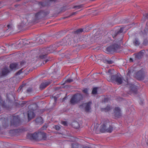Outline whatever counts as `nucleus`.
Here are the masks:
<instances>
[{
  "label": "nucleus",
  "instance_id": "nucleus-1",
  "mask_svg": "<svg viewBox=\"0 0 148 148\" xmlns=\"http://www.w3.org/2000/svg\"><path fill=\"white\" fill-rule=\"evenodd\" d=\"M112 44L106 48V51L109 52H118L121 48V45L122 44V38H112Z\"/></svg>",
  "mask_w": 148,
  "mask_h": 148
},
{
  "label": "nucleus",
  "instance_id": "nucleus-2",
  "mask_svg": "<svg viewBox=\"0 0 148 148\" xmlns=\"http://www.w3.org/2000/svg\"><path fill=\"white\" fill-rule=\"evenodd\" d=\"M124 28H125L124 27H121L117 31H114L112 30L110 32H108L107 31H98L96 34V35L99 36L98 37H108V36L111 37V36L112 37H115L118 35L122 33Z\"/></svg>",
  "mask_w": 148,
  "mask_h": 148
},
{
  "label": "nucleus",
  "instance_id": "nucleus-3",
  "mask_svg": "<svg viewBox=\"0 0 148 148\" xmlns=\"http://www.w3.org/2000/svg\"><path fill=\"white\" fill-rule=\"evenodd\" d=\"M40 136H41L44 140L47 138L46 134L41 132H38V133L35 132L34 134H28L27 135V138L30 140H36Z\"/></svg>",
  "mask_w": 148,
  "mask_h": 148
},
{
  "label": "nucleus",
  "instance_id": "nucleus-4",
  "mask_svg": "<svg viewBox=\"0 0 148 148\" xmlns=\"http://www.w3.org/2000/svg\"><path fill=\"white\" fill-rule=\"evenodd\" d=\"M110 78V80L111 82H116L119 85H120L122 83L123 77L117 75H111Z\"/></svg>",
  "mask_w": 148,
  "mask_h": 148
},
{
  "label": "nucleus",
  "instance_id": "nucleus-5",
  "mask_svg": "<svg viewBox=\"0 0 148 148\" xmlns=\"http://www.w3.org/2000/svg\"><path fill=\"white\" fill-rule=\"evenodd\" d=\"M113 127L111 125H109L108 127L107 124L106 123L103 124L101 127L100 130L103 132H108L111 133L113 130Z\"/></svg>",
  "mask_w": 148,
  "mask_h": 148
},
{
  "label": "nucleus",
  "instance_id": "nucleus-6",
  "mask_svg": "<svg viewBox=\"0 0 148 148\" xmlns=\"http://www.w3.org/2000/svg\"><path fill=\"white\" fill-rule=\"evenodd\" d=\"M129 90L128 93L131 95L136 94L137 93L138 89L137 87L132 84H130L128 85Z\"/></svg>",
  "mask_w": 148,
  "mask_h": 148
},
{
  "label": "nucleus",
  "instance_id": "nucleus-7",
  "mask_svg": "<svg viewBox=\"0 0 148 148\" xmlns=\"http://www.w3.org/2000/svg\"><path fill=\"white\" fill-rule=\"evenodd\" d=\"M20 123V120L18 116H14L13 117V120L11 121V125L16 127Z\"/></svg>",
  "mask_w": 148,
  "mask_h": 148
},
{
  "label": "nucleus",
  "instance_id": "nucleus-8",
  "mask_svg": "<svg viewBox=\"0 0 148 148\" xmlns=\"http://www.w3.org/2000/svg\"><path fill=\"white\" fill-rule=\"evenodd\" d=\"M136 77L139 80H143L145 76V72L142 70H140L136 74Z\"/></svg>",
  "mask_w": 148,
  "mask_h": 148
},
{
  "label": "nucleus",
  "instance_id": "nucleus-9",
  "mask_svg": "<svg viewBox=\"0 0 148 148\" xmlns=\"http://www.w3.org/2000/svg\"><path fill=\"white\" fill-rule=\"evenodd\" d=\"M89 30V27H87L85 28L78 29L73 32L72 34L75 35H79L82 33L83 32H88Z\"/></svg>",
  "mask_w": 148,
  "mask_h": 148
},
{
  "label": "nucleus",
  "instance_id": "nucleus-10",
  "mask_svg": "<svg viewBox=\"0 0 148 148\" xmlns=\"http://www.w3.org/2000/svg\"><path fill=\"white\" fill-rule=\"evenodd\" d=\"M92 104V102L90 101L88 102L84 103L80 105L79 106V108H82L84 106H85V110L86 112H89L90 110L91 109V105Z\"/></svg>",
  "mask_w": 148,
  "mask_h": 148
},
{
  "label": "nucleus",
  "instance_id": "nucleus-11",
  "mask_svg": "<svg viewBox=\"0 0 148 148\" xmlns=\"http://www.w3.org/2000/svg\"><path fill=\"white\" fill-rule=\"evenodd\" d=\"M57 48V47L55 45L51 46L49 47L43 49V51H45L46 53H49L53 52Z\"/></svg>",
  "mask_w": 148,
  "mask_h": 148
},
{
  "label": "nucleus",
  "instance_id": "nucleus-12",
  "mask_svg": "<svg viewBox=\"0 0 148 148\" xmlns=\"http://www.w3.org/2000/svg\"><path fill=\"white\" fill-rule=\"evenodd\" d=\"M58 0H49L47 1L44 2H40L38 3V4L40 7H44L48 6L49 5L51 2H56Z\"/></svg>",
  "mask_w": 148,
  "mask_h": 148
},
{
  "label": "nucleus",
  "instance_id": "nucleus-13",
  "mask_svg": "<svg viewBox=\"0 0 148 148\" xmlns=\"http://www.w3.org/2000/svg\"><path fill=\"white\" fill-rule=\"evenodd\" d=\"M144 52V50H142L138 53L134 54L135 60H137L141 59L143 56Z\"/></svg>",
  "mask_w": 148,
  "mask_h": 148
},
{
  "label": "nucleus",
  "instance_id": "nucleus-14",
  "mask_svg": "<svg viewBox=\"0 0 148 148\" xmlns=\"http://www.w3.org/2000/svg\"><path fill=\"white\" fill-rule=\"evenodd\" d=\"M46 38L45 39L44 38H34L33 40L39 44H42L46 41L47 38Z\"/></svg>",
  "mask_w": 148,
  "mask_h": 148
},
{
  "label": "nucleus",
  "instance_id": "nucleus-15",
  "mask_svg": "<svg viewBox=\"0 0 148 148\" xmlns=\"http://www.w3.org/2000/svg\"><path fill=\"white\" fill-rule=\"evenodd\" d=\"M115 116L116 117H119L121 116L120 109L119 107H115L114 110Z\"/></svg>",
  "mask_w": 148,
  "mask_h": 148
},
{
  "label": "nucleus",
  "instance_id": "nucleus-16",
  "mask_svg": "<svg viewBox=\"0 0 148 148\" xmlns=\"http://www.w3.org/2000/svg\"><path fill=\"white\" fill-rule=\"evenodd\" d=\"M76 99V100L78 103L80 102L83 99V95L80 93H77L74 95Z\"/></svg>",
  "mask_w": 148,
  "mask_h": 148
},
{
  "label": "nucleus",
  "instance_id": "nucleus-17",
  "mask_svg": "<svg viewBox=\"0 0 148 148\" xmlns=\"http://www.w3.org/2000/svg\"><path fill=\"white\" fill-rule=\"evenodd\" d=\"M35 116L33 110H29L28 112V117L29 121L33 118Z\"/></svg>",
  "mask_w": 148,
  "mask_h": 148
},
{
  "label": "nucleus",
  "instance_id": "nucleus-18",
  "mask_svg": "<svg viewBox=\"0 0 148 148\" xmlns=\"http://www.w3.org/2000/svg\"><path fill=\"white\" fill-rule=\"evenodd\" d=\"M49 13V12H45L43 11H40L37 13L35 14V17L36 18H38L40 17L42 15H43L44 16H45L48 14Z\"/></svg>",
  "mask_w": 148,
  "mask_h": 148
},
{
  "label": "nucleus",
  "instance_id": "nucleus-19",
  "mask_svg": "<svg viewBox=\"0 0 148 148\" xmlns=\"http://www.w3.org/2000/svg\"><path fill=\"white\" fill-rule=\"evenodd\" d=\"M73 95L71 97L70 101V103L72 105H75L78 103L76 99Z\"/></svg>",
  "mask_w": 148,
  "mask_h": 148
},
{
  "label": "nucleus",
  "instance_id": "nucleus-20",
  "mask_svg": "<svg viewBox=\"0 0 148 148\" xmlns=\"http://www.w3.org/2000/svg\"><path fill=\"white\" fill-rule=\"evenodd\" d=\"M50 84V82H46L42 83L40 86V89L41 90L44 89L49 85Z\"/></svg>",
  "mask_w": 148,
  "mask_h": 148
},
{
  "label": "nucleus",
  "instance_id": "nucleus-21",
  "mask_svg": "<svg viewBox=\"0 0 148 148\" xmlns=\"http://www.w3.org/2000/svg\"><path fill=\"white\" fill-rule=\"evenodd\" d=\"M10 68L12 70H16L20 68L16 63H12L10 65Z\"/></svg>",
  "mask_w": 148,
  "mask_h": 148
},
{
  "label": "nucleus",
  "instance_id": "nucleus-22",
  "mask_svg": "<svg viewBox=\"0 0 148 148\" xmlns=\"http://www.w3.org/2000/svg\"><path fill=\"white\" fill-rule=\"evenodd\" d=\"M10 126L8 124V123L5 121H3L2 123V127L4 129H9Z\"/></svg>",
  "mask_w": 148,
  "mask_h": 148
},
{
  "label": "nucleus",
  "instance_id": "nucleus-23",
  "mask_svg": "<svg viewBox=\"0 0 148 148\" xmlns=\"http://www.w3.org/2000/svg\"><path fill=\"white\" fill-rule=\"evenodd\" d=\"M10 71L6 67L4 68L2 71L1 76H4L6 75L7 73L9 72Z\"/></svg>",
  "mask_w": 148,
  "mask_h": 148
},
{
  "label": "nucleus",
  "instance_id": "nucleus-24",
  "mask_svg": "<svg viewBox=\"0 0 148 148\" xmlns=\"http://www.w3.org/2000/svg\"><path fill=\"white\" fill-rule=\"evenodd\" d=\"M134 45L136 46H138L140 44V42L138 38H135L133 41Z\"/></svg>",
  "mask_w": 148,
  "mask_h": 148
},
{
  "label": "nucleus",
  "instance_id": "nucleus-25",
  "mask_svg": "<svg viewBox=\"0 0 148 148\" xmlns=\"http://www.w3.org/2000/svg\"><path fill=\"white\" fill-rule=\"evenodd\" d=\"M37 124H41L42 123V117H40L37 118L35 120Z\"/></svg>",
  "mask_w": 148,
  "mask_h": 148
},
{
  "label": "nucleus",
  "instance_id": "nucleus-26",
  "mask_svg": "<svg viewBox=\"0 0 148 148\" xmlns=\"http://www.w3.org/2000/svg\"><path fill=\"white\" fill-rule=\"evenodd\" d=\"M0 103L1 106L3 108H6V105L5 101H3L1 97L0 96Z\"/></svg>",
  "mask_w": 148,
  "mask_h": 148
},
{
  "label": "nucleus",
  "instance_id": "nucleus-27",
  "mask_svg": "<svg viewBox=\"0 0 148 148\" xmlns=\"http://www.w3.org/2000/svg\"><path fill=\"white\" fill-rule=\"evenodd\" d=\"M72 125L74 128L76 129L79 128L80 127L79 123L77 122H74Z\"/></svg>",
  "mask_w": 148,
  "mask_h": 148
},
{
  "label": "nucleus",
  "instance_id": "nucleus-28",
  "mask_svg": "<svg viewBox=\"0 0 148 148\" xmlns=\"http://www.w3.org/2000/svg\"><path fill=\"white\" fill-rule=\"evenodd\" d=\"M111 109L110 107L109 106H108L106 108L101 109L102 111L107 112L109 111Z\"/></svg>",
  "mask_w": 148,
  "mask_h": 148
},
{
  "label": "nucleus",
  "instance_id": "nucleus-29",
  "mask_svg": "<svg viewBox=\"0 0 148 148\" xmlns=\"http://www.w3.org/2000/svg\"><path fill=\"white\" fill-rule=\"evenodd\" d=\"M30 42V41H29L26 39V38H25L22 41V43L23 45H26L29 44Z\"/></svg>",
  "mask_w": 148,
  "mask_h": 148
},
{
  "label": "nucleus",
  "instance_id": "nucleus-30",
  "mask_svg": "<svg viewBox=\"0 0 148 148\" xmlns=\"http://www.w3.org/2000/svg\"><path fill=\"white\" fill-rule=\"evenodd\" d=\"M143 44L145 46L148 45V38H145L144 39Z\"/></svg>",
  "mask_w": 148,
  "mask_h": 148
},
{
  "label": "nucleus",
  "instance_id": "nucleus-31",
  "mask_svg": "<svg viewBox=\"0 0 148 148\" xmlns=\"http://www.w3.org/2000/svg\"><path fill=\"white\" fill-rule=\"evenodd\" d=\"M112 38L111 39V38H107L105 40L104 42L106 43L109 42H112L113 41L112 40Z\"/></svg>",
  "mask_w": 148,
  "mask_h": 148
},
{
  "label": "nucleus",
  "instance_id": "nucleus-32",
  "mask_svg": "<svg viewBox=\"0 0 148 148\" xmlns=\"http://www.w3.org/2000/svg\"><path fill=\"white\" fill-rule=\"evenodd\" d=\"M72 148H79V145L77 143L72 144Z\"/></svg>",
  "mask_w": 148,
  "mask_h": 148
},
{
  "label": "nucleus",
  "instance_id": "nucleus-33",
  "mask_svg": "<svg viewBox=\"0 0 148 148\" xmlns=\"http://www.w3.org/2000/svg\"><path fill=\"white\" fill-rule=\"evenodd\" d=\"M104 61L105 63L109 64H112L113 62L110 60H105Z\"/></svg>",
  "mask_w": 148,
  "mask_h": 148
},
{
  "label": "nucleus",
  "instance_id": "nucleus-34",
  "mask_svg": "<svg viewBox=\"0 0 148 148\" xmlns=\"http://www.w3.org/2000/svg\"><path fill=\"white\" fill-rule=\"evenodd\" d=\"M47 54H41L39 56V58L41 59H43L47 57Z\"/></svg>",
  "mask_w": 148,
  "mask_h": 148
},
{
  "label": "nucleus",
  "instance_id": "nucleus-35",
  "mask_svg": "<svg viewBox=\"0 0 148 148\" xmlns=\"http://www.w3.org/2000/svg\"><path fill=\"white\" fill-rule=\"evenodd\" d=\"M25 85L24 84H23L21 86H20L18 88L17 91L18 92H19L21 91L23 88L25 86Z\"/></svg>",
  "mask_w": 148,
  "mask_h": 148
},
{
  "label": "nucleus",
  "instance_id": "nucleus-36",
  "mask_svg": "<svg viewBox=\"0 0 148 148\" xmlns=\"http://www.w3.org/2000/svg\"><path fill=\"white\" fill-rule=\"evenodd\" d=\"M97 92V88H94L92 90V93L93 94H96Z\"/></svg>",
  "mask_w": 148,
  "mask_h": 148
},
{
  "label": "nucleus",
  "instance_id": "nucleus-37",
  "mask_svg": "<svg viewBox=\"0 0 148 148\" xmlns=\"http://www.w3.org/2000/svg\"><path fill=\"white\" fill-rule=\"evenodd\" d=\"M148 19V13L146 14H144L143 15V19L145 21V20H146V19Z\"/></svg>",
  "mask_w": 148,
  "mask_h": 148
},
{
  "label": "nucleus",
  "instance_id": "nucleus-38",
  "mask_svg": "<svg viewBox=\"0 0 148 148\" xmlns=\"http://www.w3.org/2000/svg\"><path fill=\"white\" fill-rule=\"evenodd\" d=\"M128 70V73H127V77L130 76L131 73L133 72V71L130 69H129Z\"/></svg>",
  "mask_w": 148,
  "mask_h": 148
},
{
  "label": "nucleus",
  "instance_id": "nucleus-39",
  "mask_svg": "<svg viewBox=\"0 0 148 148\" xmlns=\"http://www.w3.org/2000/svg\"><path fill=\"white\" fill-rule=\"evenodd\" d=\"M82 92L84 93L87 95L88 94V89L87 88H85L82 90Z\"/></svg>",
  "mask_w": 148,
  "mask_h": 148
},
{
  "label": "nucleus",
  "instance_id": "nucleus-40",
  "mask_svg": "<svg viewBox=\"0 0 148 148\" xmlns=\"http://www.w3.org/2000/svg\"><path fill=\"white\" fill-rule=\"evenodd\" d=\"M73 81V80L71 79H67L65 81V83H70Z\"/></svg>",
  "mask_w": 148,
  "mask_h": 148
},
{
  "label": "nucleus",
  "instance_id": "nucleus-41",
  "mask_svg": "<svg viewBox=\"0 0 148 148\" xmlns=\"http://www.w3.org/2000/svg\"><path fill=\"white\" fill-rule=\"evenodd\" d=\"M144 34H148V29H146L144 30V32H142Z\"/></svg>",
  "mask_w": 148,
  "mask_h": 148
},
{
  "label": "nucleus",
  "instance_id": "nucleus-42",
  "mask_svg": "<svg viewBox=\"0 0 148 148\" xmlns=\"http://www.w3.org/2000/svg\"><path fill=\"white\" fill-rule=\"evenodd\" d=\"M55 128L56 130H59L60 129V126L58 125H56Z\"/></svg>",
  "mask_w": 148,
  "mask_h": 148
},
{
  "label": "nucleus",
  "instance_id": "nucleus-43",
  "mask_svg": "<svg viewBox=\"0 0 148 148\" xmlns=\"http://www.w3.org/2000/svg\"><path fill=\"white\" fill-rule=\"evenodd\" d=\"M23 69H20L19 71L16 73V75H19L22 72Z\"/></svg>",
  "mask_w": 148,
  "mask_h": 148
},
{
  "label": "nucleus",
  "instance_id": "nucleus-44",
  "mask_svg": "<svg viewBox=\"0 0 148 148\" xmlns=\"http://www.w3.org/2000/svg\"><path fill=\"white\" fill-rule=\"evenodd\" d=\"M32 91V89L31 88H28L27 90V93H29Z\"/></svg>",
  "mask_w": 148,
  "mask_h": 148
},
{
  "label": "nucleus",
  "instance_id": "nucleus-45",
  "mask_svg": "<svg viewBox=\"0 0 148 148\" xmlns=\"http://www.w3.org/2000/svg\"><path fill=\"white\" fill-rule=\"evenodd\" d=\"M109 98L108 97H106L104 99L103 101L104 102H107L109 101Z\"/></svg>",
  "mask_w": 148,
  "mask_h": 148
},
{
  "label": "nucleus",
  "instance_id": "nucleus-46",
  "mask_svg": "<svg viewBox=\"0 0 148 148\" xmlns=\"http://www.w3.org/2000/svg\"><path fill=\"white\" fill-rule=\"evenodd\" d=\"M62 124L64 126H67V123L66 121H62Z\"/></svg>",
  "mask_w": 148,
  "mask_h": 148
},
{
  "label": "nucleus",
  "instance_id": "nucleus-47",
  "mask_svg": "<svg viewBox=\"0 0 148 148\" xmlns=\"http://www.w3.org/2000/svg\"><path fill=\"white\" fill-rule=\"evenodd\" d=\"M25 63V62L24 61H23L21 62L20 63V65L22 66H23Z\"/></svg>",
  "mask_w": 148,
  "mask_h": 148
},
{
  "label": "nucleus",
  "instance_id": "nucleus-48",
  "mask_svg": "<svg viewBox=\"0 0 148 148\" xmlns=\"http://www.w3.org/2000/svg\"><path fill=\"white\" fill-rule=\"evenodd\" d=\"M47 127L45 125H44L43 127H42V130H44L45 129H46Z\"/></svg>",
  "mask_w": 148,
  "mask_h": 148
},
{
  "label": "nucleus",
  "instance_id": "nucleus-49",
  "mask_svg": "<svg viewBox=\"0 0 148 148\" xmlns=\"http://www.w3.org/2000/svg\"><path fill=\"white\" fill-rule=\"evenodd\" d=\"M7 27H8V29H10L11 27V26L10 25H7Z\"/></svg>",
  "mask_w": 148,
  "mask_h": 148
},
{
  "label": "nucleus",
  "instance_id": "nucleus-50",
  "mask_svg": "<svg viewBox=\"0 0 148 148\" xmlns=\"http://www.w3.org/2000/svg\"><path fill=\"white\" fill-rule=\"evenodd\" d=\"M130 62H132L133 61V59L132 58H130Z\"/></svg>",
  "mask_w": 148,
  "mask_h": 148
},
{
  "label": "nucleus",
  "instance_id": "nucleus-51",
  "mask_svg": "<svg viewBox=\"0 0 148 148\" xmlns=\"http://www.w3.org/2000/svg\"><path fill=\"white\" fill-rule=\"evenodd\" d=\"M43 36H44L42 34L41 35H40L38 37H43Z\"/></svg>",
  "mask_w": 148,
  "mask_h": 148
},
{
  "label": "nucleus",
  "instance_id": "nucleus-52",
  "mask_svg": "<svg viewBox=\"0 0 148 148\" xmlns=\"http://www.w3.org/2000/svg\"><path fill=\"white\" fill-rule=\"evenodd\" d=\"M49 60L48 59H47L45 60V63H46L48 61H49Z\"/></svg>",
  "mask_w": 148,
  "mask_h": 148
},
{
  "label": "nucleus",
  "instance_id": "nucleus-53",
  "mask_svg": "<svg viewBox=\"0 0 148 148\" xmlns=\"http://www.w3.org/2000/svg\"><path fill=\"white\" fill-rule=\"evenodd\" d=\"M83 148H89V147H88L86 146L84 147Z\"/></svg>",
  "mask_w": 148,
  "mask_h": 148
},
{
  "label": "nucleus",
  "instance_id": "nucleus-54",
  "mask_svg": "<svg viewBox=\"0 0 148 148\" xmlns=\"http://www.w3.org/2000/svg\"><path fill=\"white\" fill-rule=\"evenodd\" d=\"M63 32H60L59 34H61V33H63Z\"/></svg>",
  "mask_w": 148,
  "mask_h": 148
},
{
  "label": "nucleus",
  "instance_id": "nucleus-55",
  "mask_svg": "<svg viewBox=\"0 0 148 148\" xmlns=\"http://www.w3.org/2000/svg\"><path fill=\"white\" fill-rule=\"evenodd\" d=\"M22 129H19V131H18V132H21Z\"/></svg>",
  "mask_w": 148,
  "mask_h": 148
},
{
  "label": "nucleus",
  "instance_id": "nucleus-56",
  "mask_svg": "<svg viewBox=\"0 0 148 148\" xmlns=\"http://www.w3.org/2000/svg\"><path fill=\"white\" fill-rule=\"evenodd\" d=\"M110 69H109V70H108V73H110Z\"/></svg>",
  "mask_w": 148,
  "mask_h": 148
},
{
  "label": "nucleus",
  "instance_id": "nucleus-57",
  "mask_svg": "<svg viewBox=\"0 0 148 148\" xmlns=\"http://www.w3.org/2000/svg\"><path fill=\"white\" fill-rule=\"evenodd\" d=\"M147 145H148V140L147 142Z\"/></svg>",
  "mask_w": 148,
  "mask_h": 148
},
{
  "label": "nucleus",
  "instance_id": "nucleus-58",
  "mask_svg": "<svg viewBox=\"0 0 148 148\" xmlns=\"http://www.w3.org/2000/svg\"><path fill=\"white\" fill-rule=\"evenodd\" d=\"M76 6H74V8H76Z\"/></svg>",
  "mask_w": 148,
  "mask_h": 148
}]
</instances>
